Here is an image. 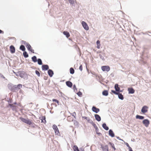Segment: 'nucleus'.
Here are the masks:
<instances>
[{"label":"nucleus","mask_w":151,"mask_h":151,"mask_svg":"<svg viewBox=\"0 0 151 151\" xmlns=\"http://www.w3.org/2000/svg\"><path fill=\"white\" fill-rule=\"evenodd\" d=\"M19 119L23 122L29 125H30L32 124V123L31 121L29 120V119H27L22 117H20Z\"/></svg>","instance_id":"1"},{"label":"nucleus","mask_w":151,"mask_h":151,"mask_svg":"<svg viewBox=\"0 0 151 151\" xmlns=\"http://www.w3.org/2000/svg\"><path fill=\"white\" fill-rule=\"evenodd\" d=\"M102 70L104 71L108 72L110 70V67L108 65L103 66L101 67Z\"/></svg>","instance_id":"2"},{"label":"nucleus","mask_w":151,"mask_h":151,"mask_svg":"<svg viewBox=\"0 0 151 151\" xmlns=\"http://www.w3.org/2000/svg\"><path fill=\"white\" fill-rule=\"evenodd\" d=\"M52 128L54 130L55 134L59 135L60 133L57 126L55 125H53L52 126Z\"/></svg>","instance_id":"3"},{"label":"nucleus","mask_w":151,"mask_h":151,"mask_svg":"<svg viewBox=\"0 0 151 151\" xmlns=\"http://www.w3.org/2000/svg\"><path fill=\"white\" fill-rule=\"evenodd\" d=\"M24 44L26 45V47L29 51H31V52L33 53L34 52V50L32 49L31 46L29 45V44L26 43V44Z\"/></svg>","instance_id":"4"},{"label":"nucleus","mask_w":151,"mask_h":151,"mask_svg":"<svg viewBox=\"0 0 151 151\" xmlns=\"http://www.w3.org/2000/svg\"><path fill=\"white\" fill-rule=\"evenodd\" d=\"M81 24L85 30H88L89 29V27L86 22L84 21H82L81 22Z\"/></svg>","instance_id":"5"},{"label":"nucleus","mask_w":151,"mask_h":151,"mask_svg":"<svg viewBox=\"0 0 151 151\" xmlns=\"http://www.w3.org/2000/svg\"><path fill=\"white\" fill-rule=\"evenodd\" d=\"M143 124L147 127H148L150 124L149 121L147 119H144L142 122Z\"/></svg>","instance_id":"6"},{"label":"nucleus","mask_w":151,"mask_h":151,"mask_svg":"<svg viewBox=\"0 0 151 151\" xmlns=\"http://www.w3.org/2000/svg\"><path fill=\"white\" fill-rule=\"evenodd\" d=\"M148 107L146 106H143L141 110V111L143 113H145L147 111Z\"/></svg>","instance_id":"7"},{"label":"nucleus","mask_w":151,"mask_h":151,"mask_svg":"<svg viewBox=\"0 0 151 151\" xmlns=\"http://www.w3.org/2000/svg\"><path fill=\"white\" fill-rule=\"evenodd\" d=\"M22 87V85L21 84H18L17 85H15L13 87L16 90H18Z\"/></svg>","instance_id":"8"},{"label":"nucleus","mask_w":151,"mask_h":151,"mask_svg":"<svg viewBox=\"0 0 151 151\" xmlns=\"http://www.w3.org/2000/svg\"><path fill=\"white\" fill-rule=\"evenodd\" d=\"M40 119L42 121L41 122L45 123L46 121L45 120V116H42L40 117Z\"/></svg>","instance_id":"9"},{"label":"nucleus","mask_w":151,"mask_h":151,"mask_svg":"<svg viewBox=\"0 0 151 151\" xmlns=\"http://www.w3.org/2000/svg\"><path fill=\"white\" fill-rule=\"evenodd\" d=\"M92 110L93 111L95 112L96 113H97L100 111V110L99 109L97 108L95 106H93L92 107Z\"/></svg>","instance_id":"10"},{"label":"nucleus","mask_w":151,"mask_h":151,"mask_svg":"<svg viewBox=\"0 0 151 151\" xmlns=\"http://www.w3.org/2000/svg\"><path fill=\"white\" fill-rule=\"evenodd\" d=\"M128 90L129 93H133L135 92V91L132 88H128Z\"/></svg>","instance_id":"11"},{"label":"nucleus","mask_w":151,"mask_h":151,"mask_svg":"<svg viewBox=\"0 0 151 151\" xmlns=\"http://www.w3.org/2000/svg\"><path fill=\"white\" fill-rule=\"evenodd\" d=\"M114 88H115V89L116 91H118V92L120 91V92H122V91H120V88L119 87V85L118 84H115V86H114Z\"/></svg>","instance_id":"12"},{"label":"nucleus","mask_w":151,"mask_h":151,"mask_svg":"<svg viewBox=\"0 0 151 151\" xmlns=\"http://www.w3.org/2000/svg\"><path fill=\"white\" fill-rule=\"evenodd\" d=\"M10 51L12 53H14L15 52V48L13 45H11L10 47Z\"/></svg>","instance_id":"13"},{"label":"nucleus","mask_w":151,"mask_h":151,"mask_svg":"<svg viewBox=\"0 0 151 151\" xmlns=\"http://www.w3.org/2000/svg\"><path fill=\"white\" fill-rule=\"evenodd\" d=\"M73 149L74 151H84V149L83 148H81L80 150H79L76 146H74Z\"/></svg>","instance_id":"14"},{"label":"nucleus","mask_w":151,"mask_h":151,"mask_svg":"<svg viewBox=\"0 0 151 151\" xmlns=\"http://www.w3.org/2000/svg\"><path fill=\"white\" fill-rule=\"evenodd\" d=\"M42 67L43 70H47L49 69V67L47 65H43Z\"/></svg>","instance_id":"15"},{"label":"nucleus","mask_w":151,"mask_h":151,"mask_svg":"<svg viewBox=\"0 0 151 151\" xmlns=\"http://www.w3.org/2000/svg\"><path fill=\"white\" fill-rule=\"evenodd\" d=\"M95 116L96 119L98 121H100L101 120V118L100 116L98 114H95Z\"/></svg>","instance_id":"16"},{"label":"nucleus","mask_w":151,"mask_h":151,"mask_svg":"<svg viewBox=\"0 0 151 151\" xmlns=\"http://www.w3.org/2000/svg\"><path fill=\"white\" fill-rule=\"evenodd\" d=\"M102 148L103 151H108V147L107 145L102 146Z\"/></svg>","instance_id":"17"},{"label":"nucleus","mask_w":151,"mask_h":151,"mask_svg":"<svg viewBox=\"0 0 151 151\" xmlns=\"http://www.w3.org/2000/svg\"><path fill=\"white\" fill-rule=\"evenodd\" d=\"M48 73L49 76L51 77L52 76L53 74V71L52 70L50 69L48 70Z\"/></svg>","instance_id":"18"},{"label":"nucleus","mask_w":151,"mask_h":151,"mask_svg":"<svg viewBox=\"0 0 151 151\" xmlns=\"http://www.w3.org/2000/svg\"><path fill=\"white\" fill-rule=\"evenodd\" d=\"M63 34L65 35L67 38H68L70 36V34L69 32L67 31H64L63 32Z\"/></svg>","instance_id":"19"},{"label":"nucleus","mask_w":151,"mask_h":151,"mask_svg":"<svg viewBox=\"0 0 151 151\" xmlns=\"http://www.w3.org/2000/svg\"><path fill=\"white\" fill-rule=\"evenodd\" d=\"M66 85L68 87H71L72 86V83L69 81H67L66 82Z\"/></svg>","instance_id":"20"},{"label":"nucleus","mask_w":151,"mask_h":151,"mask_svg":"<svg viewBox=\"0 0 151 151\" xmlns=\"http://www.w3.org/2000/svg\"><path fill=\"white\" fill-rule=\"evenodd\" d=\"M109 135L112 137H114V133H113V131L111 129H110L109 131Z\"/></svg>","instance_id":"21"},{"label":"nucleus","mask_w":151,"mask_h":151,"mask_svg":"<svg viewBox=\"0 0 151 151\" xmlns=\"http://www.w3.org/2000/svg\"><path fill=\"white\" fill-rule=\"evenodd\" d=\"M117 95H118V97L119 99L121 100L123 99V96L121 93H118V94Z\"/></svg>","instance_id":"22"},{"label":"nucleus","mask_w":151,"mask_h":151,"mask_svg":"<svg viewBox=\"0 0 151 151\" xmlns=\"http://www.w3.org/2000/svg\"><path fill=\"white\" fill-rule=\"evenodd\" d=\"M102 127L104 129L106 130H108L109 129V127L106 126V124L105 123L103 124Z\"/></svg>","instance_id":"23"},{"label":"nucleus","mask_w":151,"mask_h":151,"mask_svg":"<svg viewBox=\"0 0 151 151\" xmlns=\"http://www.w3.org/2000/svg\"><path fill=\"white\" fill-rule=\"evenodd\" d=\"M96 44H97V47L98 49H99L100 47V41L99 40H98L96 42Z\"/></svg>","instance_id":"24"},{"label":"nucleus","mask_w":151,"mask_h":151,"mask_svg":"<svg viewBox=\"0 0 151 151\" xmlns=\"http://www.w3.org/2000/svg\"><path fill=\"white\" fill-rule=\"evenodd\" d=\"M102 94L103 95L107 96L108 94V91L106 90L102 92Z\"/></svg>","instance_id":"25"},{"label":"nucleus","mask_w":151,"mask_h":151,"mask_svg":"<svg viewBox=\"0 0 151 151\" xmlns=\"http://www.w3.org/2000/svg\"><path fill=\"white\" fill-rule=\"evenodd\" d=\"M136 117L137 119H143L144 118L143 116H139V115H136Z\"/></svg>","instance_id":"26"},{"label":"nucleus","mask_w":151,"mask_h":151,"mask_svg":"<svg viewBox=\"0 0 151 151\" xmlns=\"http://www.w3.org/2000/svg\"><path fill=\"white\" fill-rule=\"evenodd\" d=\"M20 50H22L23 51H24L25 50V47H24V46L23 45H22L20 46Z\"/></svg>","instance_id":"27"},{"label":"nucleus","mask_w":151,"mask_h":151,"mask_svg":"<svg viewBox=\"0 0 151 151\" xmlns=\"http://www.w3.org/2000/svg\"><path fill=\"white\" fill-rule=\"evenodd\" d=\"M32 60L34 62H36L37 61V58L35 56H34L32 58Z\"/></svg>","instance_id":"28"},{"label":"nucleus","mask_w":151,"mask_h":151,"mask_svg":"<svg viewBox=\"0 0 151 151\" xmlns=\"http://www.w3.org/2000/svg\"><path fill=\"white\" fill-rule=\"evenodd\" d=\"M23 54L25 58H27L28 57V55L26 52H24Z\"/></svg>","instance_id":"29"},{"label":"nucleus","mask_w":151,"mask_h":151,"mask_svg":"<svg viewBox=\"0 0 151 151\" xmlns=\"http://www.w3.org/2000/svg\"><path fill=\"white\" fill-rule=\"evenodd\" d=\"M38 63L39 65H41L42 64V62L41 60L40 59H38L37 60Z\"/></svg>","instance_id":"30"},{"label":"nucleus","mask_w":151,"mask_h":151,"mask_svg":"<svg viewBox=\"0 0 151 151\" xmlns=\"http://www.w3.org/2000/svg\"><path fill=\"white\" fill-rule=\"evenodd\" d=\"M70 72L71 74H73L74 73V70L72 68L70 69Z\"/></svg>","instance_id":"31"},{"label":"nucleus","mask_w":151,"mask_h":151,"mask_svg":"<svg viewBox=\"0 0 151 151\" xmlns=\"http://www.w3.org/2000/svg\"><path fill=\"white\" fill-rule=\"evenodd\" d=\"M109 144L111 146L112 148L114 149V150H116V148L115 147L114 145L111 142H109Z\"/></svg>","instance_id":"32"},{"label":"nucleus","mask_w":151,"mask_h":151,"mask_svg":"<svg viewBox=\"0 0 151 151\" xmlns=\"http://www.w3.org/2000/svg\"><path fill=\"white\" fill-rule=\"evenodd\" d=\"M70 4H73L74 3V0H68Z\"/></svg>","instance_id":"33"},{"label":"nucleus","mask_w":151,"mask_h":151,"mask_svg":"<svg viewBox=\"0 0 151 151\" xmlns=\"http://www.w3.org/2000/svg\"><path fill=\"white\" fill-rule=\"evenodd\" d=\"M35 73L37 75V76L39 77L40 76V72L37 70H36L35 71Z\"/></svg>","instance_id":"34"},{"label":"nucleus","mask_w":151,"mask_h":151,"mask_svg":"<svg viewBox=\"0 0 151 151\" xmlns=\"http://www.w3.org/2000/svg\"><path fill=\"white\" fill-rule=\"evenodd\" d=\"M52 101L53 102H56L58 104H59V101L57 99H53L52 100Z\"/></svg>","instance_id":"35"},{"label":"nucleus","mask_w":151,"mask_h":151,"mask_svg":"<svg viewBox=\"0 0 151 151\" xmlns=\"http://www.w3.org/2000/svg\"><path fill=\"white\" fill-rule=\"evenodd\" d=\"M111 92L113 93H114L115 94L117 95L118 94V92H117L114 90H111Z\"/></svg>","instance_id":"36"},{"label":"nucleus","mask_w":151,"mask_h":151,"mask_svg":"<svg viewBox=\"0 0 151 151\" xmlns=\"http://www.w3.org/2000/svg\"><path fill=\"white\" fill-rule=\"evenodd\" d=\"M77 94H78V95L79 96H81L82 95V93L80 92V91H79V92H78L77 93Z\"/></svg>","instance_id":"37"},{"label":"nucleus","mask_w":151,"mask_h":151,"mask_svg":"<svg viewBox=\"0 0 151 151\" xmlns=\"http://www.w3.org/2000/svg\"><path fill=\"white\" fill-rule=\"evenodd\" d=\"M79 69L81 71H82V70H83V67H82V65H81L79 67Z\"/></svg>","instance_id":"38"},{"label":"nucleus","mask_w":151,"mask_h":151,"mask_svg":"<svg viewBox=\"0 0 151 151\" xmlns=\"http://www.w3.org/2000/svg\"><path fill=\"white\" fill-rule=\"evenodd\" d=\"M73 89L75 90V89H77L76 86L75 85H74L73 86Z\"/></svg>","instance_id":"39"},{"label":"nucleus","mask_w":151,"mask_h":151,"mask_svg":"<svg viewBox=\"0 0 151 151\" xmlns=\"http://www.w3.org/2000/svg\"><path fill=\"white\" fill-rule=\"evenodd\" d=\"M76 115V113L75 112H74L73 113L72 115L74 116H75Z\"/></svg>","instance_id":"40"},{"label":"nucleus","mask_w":151,"mask_h":151,"mask_svg":"<svg viewBox=\"0 0 151 151\" xmlns=\"http://www.w3.org/2000/svg\"><path fill=\"white\" fill-rule=\"evenodd\" d=\"M129 148V151H131V150H132V149L131 147H129V148Z\"/></svg>","instance_id":"41"},{"label":"nucleus","mask_w":151,"mask_h":151,"mask_svg":"<svg viewBox=\"0 0 151 151\" xmlns=\"http://www.w3.org/2000/svg\"><path fill=\"white\" fill-rule=\"evenodd\" d=\"M83 118L85 119H87V117L86 116H84L83 117Z\"/></svg>","instance_id":"42"},{"label":"nucleus","mask_w":151,"mask_h":151,"mask_svg":"<svg viewBox=\"0 0 151 151\" xmlns=\"http://www.w3.org/2000/svg\"><path fill=\"white\" fill-rule=\"evenodd\" d=\"M9 105L10 106V107H13L14 106L12 104H10Z\"/></svg>","instance_id":"43"},{"label":"nucleus","mask_w":151,"mask_h":151,"mask_svg":"<svg viewBox=\"0 0 151 151\" xmlns=\"http://www.w3.org/2000/svg\"><path fill=\"white\" fill-rule=\"evenodd\" d=\"M126 145L128 147V148H129V147H130L129 144H128V143H127Z\"/></svg>","instance_id":"44"},{"label":"nucleus","mask_w":151,"mask_h":151,"mask_svg":"<svg viewBox=\"0 0 151 151\" xmlns=\"http://www.w3.org/2000/svg\"><path fill=\"white\" fill-rule=\"evenodd\" d=\"M3 33V32L2 30L0 29V34L1 33Z\"/></svg>","instance_id":"45"},{"label":"nucleus","mask_w":151,"mask_h":151,"mask_svg":"<svg viewBox=\"0 0 151 151\" xmlns=\"http://www.w3.org/2000/svg\"><path fill=\"white\" fill-rule=\"evenodd\" d=\"M70 118V117H68V119Z\"/></svg>","instance_id":"46"},{"label":"nucleus","mask_w":151,"mask_h":151,"mask_svg":"<svg viewBox=\"0 0 151 151\" xmlns=\"http://www.w3.org/2000/svg\"><path fill=\"white\" fill-rule=\"evenodd\" d=\"M131 151H132V150H131Z\"/></svg>","instance_id":"47"},{"label":"nucleus","mask_w":151,"mask_h":151,"mask_svg":"<svg viewBox=\"0 0 151 151\" xmlns=\"http://www.w3.org/2000/svg\"><path fill=\"white\" fill-rule=\"evenodd\" d=\"M131 151H132V150H131Z\"/></svg>","instance_id":"48"},{"label":"nucleus","mask_w":151,"mask_h":151,"mask_svg":"<svg viewBox=\"0 0 151 151\" xmlns=\"http://www.w3.org/2000/svg\"><path fill=\"white\" fill-rule=\"evenodd\" d=\"M131 151H132V150H131Z\"/></svg>","instance_id":"49"}]
</instances>
